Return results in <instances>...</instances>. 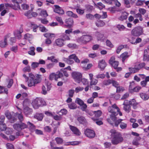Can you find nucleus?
<instances>
[{"label":"nucleus","mask_w":149,"mask_h":149,"mask_svg":"<svg viewBox=\"0 0 149 149\" xmlns=\"http://www.w3.org/2000/svg\"><path fill=\"white\" fill-rule=\"evenodd\" d=\"M13 127L14 129L17 131H21L28 128L32 132H34L36 128L35 126L29 121L27 122V124L24 123L20 124H14L13 125Z\"/></svg>","instance_id":"nucleus-1"},{"label":"nucleus","mask_w":149,"mask_h":149,"mask_svg":"<svg viewBox=\"0 0 149 149\" xmlns=\"http://www.w3.org/2000/svg\"><path fill=\"white\" fill-rule=\"evenodd\" d=\"M110 132L111 133L110 138L112 144L117 145L123 141V138L120 133L117 132L114 130H111Z\"/></svg>","instance_id":"nucleus-2"},{"label":"nucleus","mask_w":149,"mask_h":149,"mask_svg":"<svg viewBox=\"0 0 149 149\" xmlns=\"http://www.w3.org/2000/svg\"><path fill=\"white\" fill-rule=\"evenodd\" d=\"M113 104L111 107H109L108 108V111L111 113L110 115V118L111 119L114 123V125L116 127L118 126L119 124L123 120L121 119H117L116 116L118 115V113L114 111L113 109L115 108L113 107Z\"/></svg>","instance_id":"nucleus-3"},{"label":"nucleus","mask_w":149,"mask_h":149,"mask_svg":"<svg viewBox=\"0 0 149 149\" xmlns=\"http://www.w3.org/2000/svg\"><path fill=\"white\" fill-rule=\"evenodd\" d=\"M92 39L91 36L86 35H83L80 38L77 39V41L79 43H82L84 44H86L88 42H89Z\"/></svg>","instance_id":"nucleus-4"},{"label":"nucleus","mask_w":149,"mask_h":149,"mask_svg":"<svg viewBox=\"0 0 149 149\" xmlns=\"http://www.w3.org/2000/svg\"><path fill=\"white\" fill-rule=\"evenodd\" d=\"M143 29L140 26L135 28L131 31L132 34L135 36H139L143 33Z\"/></svg>","instance_id":"nucleus-5"},{"label":"nucleus","mask_w":149,"mask_h":149,"mask_svg":"<svg viewBox=\"0 0 149 149\" xmlns=\"http://www.w3.org/2000/svg\"><path fill=\"white\" fill-rule=\"evenodd\" d=\"M72 76L75 81L77 83H79L82 77V74L79 72H74L72 73Z\"/></svg>","instance_id":"nucleus-6"},{"label":"nucleus","mask_w":149,"mask_h":149,"mask_svg":"<svg viewBox=\"0 0 149 149\" xmlns=\"http://www.w3.org/2000/svg\"><path fill=\"white\" fill-rule=\"evenodd\" d=\"M84 134L86 136L90 138H93L95 137V133L94 131L92 130L87 129L84 131Z\"/></svg>","instance_id":"nucleus-7"},{"label":"nucleus","mask_w":149,"mask_h":149,"mask_svg":"<svg viewBox=\"0 0 149 149\" xmlns=\"http://www.w3.org/2000/svg\"><path fill=\"white\" fill-rule=\"evenodd\" d=\"M109 64L111 65L114 69H116L119 64V62L115 61V57L112 56L109 61Z\"/></svg>","instance_id":"nucleus-8"},{"label":"nucleus","mask_w":149,"mask_h":149,"mask_svg":"<svg viewBox=\"0 0 149 149\" xmlns=\"http://www.w3.org/2000/svg\"><path fill=\"white\" fill-rule=\"evenodd\" d=\"M65 22V24L64 25V26L68 28L72 27L74 24L73 20L71 18L66 19Z\"/></svg>","instance_id":"nucleus-9"},{"label":"nucleus","mask_w":149,"mask_h":149,"mask_svg":"<svg viewBox=\"0 0 149 149\" xmlns=\"http://www.w3.org/2000/svg\"><path fill=\"white\" fill-rule=\"evenodd\" d=\"M55 8L54 9V11L57 13L61 15L64 14V11L58 5L54 6Z\"/></svg>","instance_id":"nucleus-10"},{"label":"nucleus","mask_w":149,"mask_h":149,"mask_svg":"<svg viewBox=\"0 0 149 149\" xmlns=\"http://www.w3.org/2000/svg\"><path fill=\"white\" fill-rule=\"evenodd\" d=\"M102 114V112L100 110H98L97 111H94V116L92 118L93 120H97L98 118L100 117Z\"/></svg>","instance_id":"nucleus-11"},{"label":"nucleus","mask_w":149,"mask_h":149,"mask_svg":"<svg viewBox=\"0 0 149 149\" xmlns=\"http://www.w3.org/2000/svg\"><path fill=\"white\" fill-rule=\"evenodd\" d=\"M23 112L25 115L26 116H28L32 114L33 112V110L32 109L27 107L24 108Z\"/></svg>","instance_id":"nucleus-12"},{"label":"nucleus","mask_w":149,"mask_h":149,"mask_svg":"<svg viewBox=\"0 0 149 149\" xmlns=\"http://www.w3.org/2000/svg\"><path fill=\"white\" fill-rule=\"evenodd\" d=\"M70 128L73 133L77 136H79L81 134L79 130L75 127L70 125Z\"/></svg>","instance_id":"nucleus-13"},{"label":"nucleus","mask_w":149,"mask_h":149,"mask_svg":"<svg viewBox=\"0 0 149 149\" xmlns=\"http://www.w3.org/2000/svg\"><path fill=\"white\" fill-rule=\"evenodd\" d=\"M22 32V30L21 29L20 30H17L15 31L14 32L15 36L19 39H20L22 37L21 33Z\"/></svg>","instance_id":"nucleus-14"},{"label":"nucleus","mask_w":149,"mask_h":149,"mask_svg":"<svg viewBox=\"0 0 149 149\" xmlns=\"http://www.w3.org/2000/svg\"><path fill=\"white\" fill-rule=\"evenodd\" d=\"M107 65L106 63L104 60H102L99 63L98 67L102 70H103Z\"/></svg>","instance_id":"nucleus-15"},{"label":"nucleus","mask_w":149,"mask_h":149,"mask_svg":"<svg viewBox=\"0 0 149 149\" xmlns=\"http://www.w3.org/2000/svg\"><path fill=\"white\" fill-rule=\"evenodd\" d=\"M56 77H55V80L57 81L58 78H60L63 76V74L62 73V69H61L60 70L58 71L55 73Z\"/></svg>","instance_id":"nucleus-16"},{"label":"nucleus","mask_w":149,"mask_h":149,"mask_svg":"<svg viewBox=\"0 0 149 149\" xmlns=\"http://www.w3.org/2000/svg\"><path fill=\"white\" fill-rule=\"evenodd\" d=\"M63 39H62L58 38L56 39L55 41V42L56 45L59 47H61L63 46Z\"/></svg>","instance_id":"nucleus-17"},{"label":"nucleus","mask_w":149,"mask_h":149,"mask_svg":"<svg viewBox=\"0 0 149 149\" xmlns=\"http://www.w3.org/2000/svg\"><path fill=\"white\" fill-rule=\"evenodd\" d=\"M130 56V55H128L127 52H125L122 54L120 57L122 58V61L123 63H124L126 59L128 58Z\"/></svg>","instance_id":"nucleus-18"},{"label":"nucleus","mask_w":149,"mask_h":149,"mask_svg":"<svg viewBox=\"0 0 149 149\" xmlns=\"http://www.w3.org/2000/svg\"><path fill=\"white\" fill-rule=\"evenodd\" d=\"M79 122L81 124H86L87 123V121L85 118L83 116L78 117L77 119Z\"/></svg>","instance_id":"nucleus-19"},{"label":"nucleus","mask_w":149,"mask_h":149,"mask_svg":"<svg viewBox=\"0 0 149 149\" xmlns=\"http://www.w3.org/2000/svg\"><path fill=\"white\" fill-rule=\"evenodd\" d=\"M128 15V13L126 12H123L122 13L121 15L119 18V19L121 21L126 19L127 18Z\"/></svg>","instance_id":"nucleus-20"},{"label":"nucleus","mask_w":149,"mask_h":149,"mask_svg":"<svg viewBox=\"0 0 149 149\" xmlns=\"http://www.w3.org/2000/svg\"><path fill=\"white\" fill-rule=\"evenodd\" d=\"M34 118L39 120H41L43 117V114L42 113H36L34 116Z\"/></svg>","instance_id":"nucleus-21"},{"label":"nucleus","mask_w":149,"mask_h":149,"mask_svg":"<svg viewBox=\"0 0 149 149\" xmlns=\"http://www.w3.org/2000/svg\"><path fill=\"white\" fill-rule=\"evenodd\" d=\"M7 38L5 37L4 40H1L0 41V47L1 48H4L7 45Z\"/></svg>","instance_id":"nucleus-22"},{"label":"nucleus","mask_w":149,"mask_h":149,"mask_svg":"<svg viewBox=\"0 0 149 149\" xmlns=\"http://www.w3.org/2000/svg\"><path fill=\"white\" fill-rule=\"evenodd\" d=\"M140 95L141 98L145 100H148L149 98V95L145 93H140Z\"/></svg>","instance_id":"nucleus-23"},{"label":"nucleus","mask_w":149,"mask_h":149,"mask_svg":"<svg viewBox=\"0 0 149 149\" xmlns=\"http://www.w3.org/2000/svg\"><path fill=\"white\" fill-rule=\"evenodd\" d=\"M66 13L67 15L69 17H71L75 18H77L78 17L77 14L74 13L71 11H68L66 12Z\"/></svg>","instance_id":"nucleus-24"},{"label":"nucleus","mask_w":149,"mask_h":149,"mask_svg":"<svg viewBox=\"0 0 149 149\" xmlns=\"http://www.w3.org/2000/svg\"><path fill=\"white\" fill-rule=\"evenodd\" d=\"M16 115L20 122V123L18 124H20L21 123H23L22 122L24 121V120L23 115L21 113H17Z\"/></svg>","instance_id":"nucleus-25"},{"label":"nucleus","mask_w":149,"mask_h":149,"mask_svg":"<svg viewBox=\"0 0 149 149\" xmlns=\"http://www.w3.org/2000/svg\"><path fill=\"white\" fill-rule=\"evenodd\" d=\"M28 85L29 87H31L32 86H35V84L34 82V79H28Z\"/></svg>","instance_id":"nucleus-26"},{"label":"nucleus","mask_w":149,"mask_h":149,"mask_svg":"<svg viewBox=\"0 0 149 149\" xmlns=\"http://www.w3.org/2000/svg\"><path fill=\"white\" fill-rule=\"evenodd\" d=\"M132 103H129L128 104H126L125 103H123L124 106L123 109L124 110L127 112H129L130 109V105L132 104Z\"/></svg>","instance_id":"nucleus-27"},{"label":"nucleus","mask_w":149,"mask_h":149,"mask_svg":"<svg viewBox=\"0 0 149 149\" xmlns=\"http://www.w3.org/2000/svg\"><path fill=\"white\" fill-rule=\"evenodd\" d=\"M8 93L7 89L5 88L4 87L0 86V94L5 93L8 94Z\"/></svg>","instance_id":"nucleus-28"},{"label":"nucleus","mask_w":149,"mask_h":149,"mask_svg":"<svg viewBox=\"0 0 149 149\" xmlns=\"http://www.w3.org/2000/svg\"><path fill=\"white\" fill-rule=\"evenodd\" d=\"M32 105L33 106V108L35 109H37L39 107H42V106H45L47 105L46 103H45L42 105H38V103H31Z\"/></svg>","instance_id":"nucleus-29"},{"label":"nucleus","mask_w":149,"mask_h":149,"mask_svg":"<svg viewBox=\"0 0 149 149\" xmlns=\"http://www.w3.org/2000/svg\"><path fill=\"white\" fill-rule=\"evenodd\" d=\"M105 24V23L101 20H98L96 22V25L98 27H102Z\"/></svg>","instance_id":"nucleus-30"},{"label":"nucleus","mask_w":149,"mask_h":149,"mask_svg":"<svg viewBox=\"0 0 149 149\" xmlns=\"http://www.w3.org/2000/svg\"><path fill=\"white\" fill-rule=\"evenodd\" d=\"M79 104L80 107L81 109L83 111H85L86 110V109L87 107V106L86 104H84V103H77Z\"/></svg>","instance_id":"nucleus-31"},{"label":"nucleus","mask_w":149,"mask_h":149,"mask_svg":"<svg viewBox=\"0 0 149 149\" xmlns=\"http://www.w3.org/2000/svg\"><path fill=\"white\" fill-rule=\"evenodd\" d=\"M30 50L28 52V53L31 55L34 56L35 54L34 51L35 50V47H30Z\"/></svg>","instance_id":"nucleus-32"},{"label":"nucleus","mask_w":149,"mask_h":149,"mask_svg":"<svg viewBox=\"0 0 149 149\" xmlns=\"http://www.w3.org/2000/svg\"><path fill=\"white\" fill-rule=\"evenodd\" d=\"M24 38L29 41L31 40L33 38L32 35L29 33H27L24 35Z\"/></svg>","instance_id":"nucleus-33"},{"label":"nucleus","mask_w":149,"mask_h":149,"mask_svg":"<svg viewBox=\"0 0 149 149\" xmlns=\"http://www.w3.org/2000/svg\"><path fill=\"white\" fill-rule=\"evenodd\" d=\"M96 35L97 38L98 40H100L104 37V34L103 33L100 32H97L96 33Z\"/></svg>","instance_id":"nucleus-34"},{"label":"nucleus","mask_w":149,"mask_h":149,"mask_svg":"<svg viewBox=\"0 0 149 149\" xmlns=\"http://www.w3.org/2000/svg\"><path fill=\"white\" fill-rule=\"evenodd\" d=\"M67 46L72 49H77L78 48V46L75 43H69L68 45Z\"/></svg>","instance_id":"nucleus-35"},{"label":"nucleus","mask_w":149,"mask_h":149,"mask_svg":"<svg viewBox=\"0 0 149 149\" xmlns=\"http://www.w3.org/2000/svg\"><path fill=\"white\" fill-rule=\"evenodd\" d=\"M55 140L58 144H62L63 143V139L60 137H57L55 138Z\"/></svg>","instance_id":"nucleus-36"},{"label":"nucleus","mask_w":149,"mask_h":149,"mask_svg":"<svg viewBox=\"0 0 149 149\" xmlns=\"http://www.w3.org/2000/svg\"><path fill=\"white\" fill-rule=\"evenodd\" d=\"M146 1L144 0H138L136 3V5L137 6H141L144 3H145Z\"/></svg>","instance_id":"nucleus-37"},{"label":"nucleus","mask_w":149,"mask_h":149,"mask_svg":"<svg viewBox=\"0 0 149 149\" xmlns=\"http://www.w3.org/2000/svg\"><path fill=\"white\" fill-rule=\"evenodd\" d=\"M47 60H50L52 62L57 63L58 61L57 59L55 58V57L54 56H51L50 57H48Z\"/></svg>","instance_id":"nucleus-38"},{"label":"nucleus","mask_w":149,"mask_h":149,"mask_svg":"<svg viewBox=\"0 0 149 149\" xmlns=\"http://www.w3.org/2000/svg\"><path fill=\"white\" fill-rule=\"evenodd\" d=\"M69 107L70 109H74L77 108V106L75 103H69L68 104Z\"/></svg>","instance_id":"nucleus-39"},{"label":"nucleus","mask_w":149,"mask_h":149,"mask_svg":"<svg viewBox=\"0 0 149 149\" xmlns=\"http://www.w3.org/2000/svg\"><path fill=\"white\" fill-rule=\"evenodd\" d=\"M142 39L141 38H138L136 39L135 42H133L132 41L131 42V40H129V42L132 44H136L137 43H139L141 41Z\"/></svg>","instance_id":"nucleus-40"},{"label":"nucleus","mask_w":149,"mask_h":149,"mask_svg":"<svg viewBox=\"0 0 149 149\" xmlns=\"http://www.w3.org/2000/svg\"><path fill=\"white\" fill-rule=\"evenodd\" d=\"M86 112L87 114L90 116H92L94 114V111H93L87 109L86 110Z\"/></svg>","instance_id":"nucleus-41"},{"label":"nucleus","mask_w":149,"mask_h":149,"mask_svg":"<svg viewBox=\"0 0 149 149\" xmlns=\"http://www.w3.org/2000/svg\"><path fill=\"white\" fill-rule=\"evenodd\" d=\"M122 121L119 123H120V127L122 129H125L127 127V124L126 123L122 122Z\"/></svg>","instance_id":"nucleus-42"},{"label":"nucleus","mask_w":149,"mask_h":149,"mask_svg":"<svg viewBox=\"0 0 149 149\" xmlns=\"http://www.w3.org/2000/svg\"><path fill=\"white\" fill-rule=\"evenodd\" d=\"M6 126L4 123H0V130L1 131L6 130Z\"/></svg>","instance_id":"nucleus-43"},{"label":"nucleus","mask_w":149,"mask_h":149,"mask_svg":"<svg viewBox=\"0 0 149 149\" xmlns=\"http://www.w3.org/2000/svg\"><path fill=\"white\" fill-rule=\"evenodd\" d=\"M39 65V63L36 62H33L31 64V66L32 69H35V68L38 67Z\"/></svg>","instance_id":"nucleus-44"},{"label":"nucleus","mask_w":149,"mask_h":149,"mask_svg":"<svg viewBox=\"0 0 149 149\" xmlns=\"http://www.w3.org/2000/svg\"><path fill=\"white\" fill-rule=\"evenodd\" d=\"M14 3V5H13V9L15 10H17L20 8V6L19 4L17 3Z\"/></svg>","instance_id":"nucleus-45"},{"label":"nucleus","mask_w":149,"mask_h":149,"mask_svg":"<svg viewBox=\"0 0 149 149\" xmlns=\"http://www.w3.org/2000/svg\"><path fill=\"white\" fill-rule=\"evenodd\" d=\"M129 70L131 73H135L138 72V70L136 68L135 66L134 68H129Z\"/></svg>","instance_id":"nucleus-46"},{"label":"nucleus","mask_w":149,"mask_h":149,"mask_svg":"<svg viewBox=\"0 0 149 149\" xmlns=\"http://www.w3.org/2000/svg\"><path fill=\"white\" fill-rule=\"evenodd\" d=\"M22 71L23 72H30L31 71V69L30 66L29 65H28L25 67L23 68Z\"/></svg>","instance_id":"nucleus-47"},{"label":"nucleus","mask_w":149,"mask_h":149,"mask_svg":"<svg viewBox=\"0 0 149 149\" xmlns=\"http://www.w3.org/2000/svg\"><path fill=\"white\" fill-rule=\"evenodd\" d=\"M5 115L8 119H10L12 118V116L10 113L8 111H7L5 112Z\"/></svg>","instance_id":"nucleus-48"},{"label":"nucleus","mask_w":149,"mask_h":149,"mask_svg":"<svg viewBox=\"0 0 149 149\" xmlns=\"http://www.w3.org/2000/svg\"><path fill=\"white\" fill-rule=\"evenodd\" d=\"M116 27L120 31H123L125 29V27L122 25L118 24L117 25Z\"/></svg>","instance_id":"nucleus-49"},{"label":"nucleus","mask_w":149,"mask_h":149,"mask_svg":"<svg viewBox=\"0 0 149 149\" xmlns=\"http://www.w3.org/2000/svg\"><path fill=\"white\" fill-rule=\"evenodd\" d=\"M112 80L109 79L107 80H104L103 81V84L105 85H109L111 83Z\"/></svg>","instance_id":"nucleus-50"},{"label":"nucleus","mask_w":149,"mask_h":149,"mask_svg":"<svg viewBox=\"0 0 149 149\" xmlns=\"http://www.w3.org/2000/svg\"><path fill=\"white\" fill-rule=\"evenodd\" d=\"M113 107L115 108V109H116L117 110V112L118 113L120 116H122V113L120 112L119 108L115 104H113Z\"/></svg>","instance_id":"nucleus-51"},{"label":"nucleus","mask_w":149,"mask_h":149,"mask_svg":"<svg viewBox=\"0 0 149 149\" xmlns=\"http://www.w3.org/2000/svg\"><path fill=\"white\" fill-rule=\"evenodd\" d=\"M116 92L117 93H120L123 92L124 90V88L122 86H118L117 87Z\"/></svg>","instance_id":"nucleus-52"},{"label":"nucleus","mask_w":149,"mask_h":149,"mask_svg":"<svg viewBox=\"0 0 149 149\" xmlns=\"http://www.w3.org/2000/svg\"><path fill=\"white\" fill-rule=\"evenodd\" d=\"M24 15L28 18H29L32 17L31 12L30 10L25 12L24 13Z\"/></svg>","instance_id":"nucleus-53"},{"label":"nucleus","mask_w":149,"mask_h":149,"mask_svg":"<svg viewBox=\"0 0 149 149\" xmlns=\"http://www.w3.org/2000/svg\"><path fill=\"white\" fill-rule=\"evenodd\" d=\"M61 37L63 38V41L64 40H70V38L69 37V36L66 35L65 33H63L61 35Z\"/></svg>","instance_id":"nucleus-54"},{"label":"nucleus","mask_w":149,"mask_h":149,"mask_svg":"<svg viewBox=\"0 0 149 149\" xmlns=\"http://www.w3.org/2000/svg\"><path fill=\"white\" fill-rule=\"evenodd\" d=\"M124 48V45H121L119 46L116 49V53L117 54H119L122 49Z\"/></svg>","instance_id":"nucleus-55"},{"label":"nucleus","mask_w":149,"mask_h":149,"mask_svg":"<svg viewBox=\"0 0 149 149\" xmlns=\"http://www.w3.org/2000/svg\"><path fill=\"white\" fill-rule=\"evenodd\" d=\"M56 77L55 73H53L49 75V79L51 80H53L54 79L55 80V77Z\"/></svg>","instance_id":"nucleus-56"},{"label":"nucleus","mask_w":149,"mask_h":149,"mask_svg":"<svg viewBox=\"0 0 149 149\" xmlns=\"http://www.w3.org/2000/svg\"><path fill=\"white\" fill-rule=\"evenodd\" d=\"M40 15L44 17H46L48 16L47 12L45 10H42L40 13Z\"/></svg>","instance_id":"nucleus-57"},{"label":"nucleus","mask_w":149,"mask_h":149,"mask_svg":"<svg viewBox=\"0 0 149 149\" xmlns=\"http://www.w3.org/2000/svg\"><path fill=\"white\" fill-rule=\"evenodd\" d=\"M90 80V84L91 85H96L97 82V80L95 79H93Z\"/></svg>","instance_id":"nucleus-58"},{"label":"nucleus","mask_w":149,"mask_h":149,"mask_svg":"<svg viewBox=\"0 0 149 149\" xmlns=\"http://www.w3.org/2000/svg\"><path fill=\"white\" fill-rule=\"evenodd\" d=\"M43 100L41 98H37L35 99L34 102H43Z\"/></svg>","instance_id":"nucleus-59"},{"label":"nucleus","mask_w":149,"mask_h":149,"mask_svg":"<svg viewBox=\"0 0 149 149\" xmlns=\"http://www.w3.org/2000/svg\"><path fill=\"white\" fill-rule=\"evenodd\" d=\"M21 7L24 10H28L29 8V6L28 5L25 4H22Z\"/></svg>","instance_id":"nucleus-60"},{"label":"nucleus","mask_w":149,"mask_h":149,"mask_svg":"<svg viewBox=\"0 0 149 149\" xmlns=\"http://www.w3.org/2000/svg\"><path fill=\"white\" fill-rule=\"evenodd\" d=\"M74 91L73 90H70L68 91V95L69 97H72L73 96Z\"/></svg>","instance_id":"nucleus-61"},{"label":"nucleus","mask_w":149,"mask_h":149,"mask_svg":"<svg viewBox=\"0 0 149 149\" xmlns=\"http://www.w3.org/2000/svg\"><path fill=\"white\" fill-rule=\"evenodd\" d=\"M141 89V88L139 86H136L133 88V89L131 91L135 92H138L139 90Z\"/></svg>","instance_id":"nucleus-62"},{"label":"nucleus","mask_w":149,"mask_h":149,"mask_svg":"<svg viewBox=\"0 0 149 149\" xmlns=\"http://www.w3.org/2000/svg\"><path fill=\"white\" fill-rule=\"evenodd\" d=\"M143 61H149V55L144 54Z\"/></svg>","instance_id":"nucleus-63"},{"label":"nucleus","mask_w":149,"mask_h":149,"mask_svg":"<svg viewBox=\"0 0 149 149\" xmlns=\"http://www.w3.org/2000/svg\"><path fill=\"white\" fill-rule=\"evenodd\" d=\"M106 45L107 46H109L110 47H113V45L112 44L111 42L109 40H107L106 41Z\"/></svg>","instance_id":"nucleus-64"}]
</instances>
